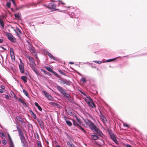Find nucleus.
Segmentation results:
<instances>
[{
  "label": "nucleus",
  "instance_id": "obj_1",
  "mask_svg": "<svg viewBox=\"0 0 147 147\" xmlns=\"http://www.w3.org/2000/svg\"><path fill=\"white\" fill-rule=\"evenodd\" d=\"M87 123L88 125L91 130L92 131H95L100 136L103 135V134L102 132L91 121L88 120V121Z\"/></svg>",
  "mask_w": 147,
  "mask_h": 147
},
{
  "label": "nucleus",
  "instance_id": "obj_2",
  "mask_svg": "<svg viewBox=\"0 0 147 147\" xmlns=\"http://www.w3.org/2000/svg\"><path fill=\"white\" fill-rule=\"evenodd\" d=\"M6 36L7 37L9 40L13 42H16V40L13 36L9 33H7Z\"/></svg>",
  "mask_w": 147,
  "mask_h": 147
},
{
  "label": "nucleus",
  "instance_id": "obj_3",
  "mask_svg": "<svg viewBox=\"0 0 147 147\" xmlns=\"http://www.w3.org/2000/svg\"><path fill=\"white\" fill-rule=\"evenodd\" d=\"M27 58L29 60L30 67L36 65L34 58L30 56L27 57Z\"/></svg>",
  "mask_w": 147,
  "mask_h": 147
},
{
  "label": "nucleus",
  "instance_id": "obj_4",
  "mask_svg": "<svg viewBox=\"0 0 147 147\" xmlns=\"http://www.w3.org/2000/svg\"><path fill=\"white\" fill-rule=\"evenodd\" d=\"M44 67L49 71L53 73L54 75L56 76L57 77H60V76L58 75V74L56 72L53 71L52 68H51L48 66H45Z\"/></svg>",
  "mask_w": 147,
  "mask_h": 147
},
{
  "label": "nucleus",
  "instance_id": "obj_5",
  "mask_svg": "<svg viewBox=\"0 0 147 147\" xmlns=\"http://www.w3.org/2000/svg\"><path fill=\"white\" fill-rule=\"evenodd\" d=\"M109 134L111 139L117 144H118V142L116 139V137L112 133L109 132Z\"/></svg>",
  "mask_w": 147,
  "mask_h": 147
},
{
  "label": "nucleus",
  "instance_id": "obj_6",
  "mask_svg": "<svg viewBox=\"0 0 147 147\" xmlns=\"http://www.w3.org/2000/svg\"><path fill=\"white\" fill-rule=\"evenodd\" d=\"M20 64L19 65V67L20 72L24 73V64L22 63V60H20Z\"/></svg>",
  "mask_w": 147,
  "mask_h": 147
},
{
  "label": "nucleus",
  "instance_id": "obj_7",
  "mask_svg": "<svg viewBox=\"0 0 147 147\" xmlns=\"http://www.w3.org/2000/svg\"><path fill=\"white\" fill-rule=\"evenodd\" d=\"M47 7L50 9H52L55 10H57L56 9V5L53 3H49Z\"/></svg>",
  "mask_w": 147,
  "mask_h": 147
},
{
  "label": "nucleus",
  "instance_id": "obj_8",
  "mask_svg": "<svg viewBox=\"0 0 147 147\" xmlns=\"http://www.w3.org/2000/svg\"><path fill=\"white\" fill-rule=\"evenodd\" d=\"M37 120L40 126V127L42 129H44V123L42 120L40 119H37Z\"/></svg>",
  "mask_w": 147,
  "mask_h": 147
},
{
  "label": "nucleus",
  "instance_id": "obj_9",
  "mask_svg": "<svg viewBox=\"0 0 147 147\" xmlns=\"http://www.w3.org/2000/svg\"><path fill=\"white\" fill-rule=\"evenodd\" d=\"M62 94L64 96V97L67 98V100L70 101V98L71 97L70 95L66 93L64 91Z\"/></svg>",
  "mask_w": 147,
  "mask_h": 147
},
{
  "label": "nucleus",
  "instance_id": "obj_10",
  "mask_svg": "<svg viewBox=\"0 0 147 147\" xmlns=\"http://www.w3.org/2000/svg\"><path fill=\"white\" fill-rule=\"evenodd\" d=\"M60 80L61 81V82L63 84H65L67 86H69L70 85V83L65 79H62Z\"/></svg>",
  "mask_w": 147,
  "mask_h": 147
},
{
  "label": "nucleus",
  "instance_id": "obj_11",
  "mask_svg": "<svg viewBox=\"0 0 147 147\" xmlns=\"http://www.w3.org/2000/svg\"><path fill=\"white\" fill-rule=\"evenodd\" d=\"M64 120L67 125L69 127L71 126L72 125V123L69 120L67 119V118L66 117H64Z\"/></svg>",
  "mask_w": 147,
  "mask_h": 147
},
{
  "label": "nucleus",
  "instance_id": "obj_12",
  "mask_svg": "<svg viewBox=\"0 0 147 147\" xmlns=\"http://www.w3.org/2000/svg\"><path fill=\"white\" fill-rule=\"evenodd\" d=\"M101 115L100 116V119L104 123H106L107 122V121L105 117L103 115H102L101 113Z\"/></svg>",
  "mask_w": 147,
  "mask_h": 147
},
{
  "label": "nucleus",
  "instance_id": "obj_13",
  "mask_svg": "<svg viewBox=\"0 0 147 147\" xmlns=\"http://www.w3.org/2000/svg\"><path fill=\"white\" fill-rule=\"evenodd\" d=\"M56 88L62 94L64 91L63 88L59 86L58 85H57L56 86Z\"/></svg>",
  "mask_w": 147,
  "mask_h": 147
},
{
  "label": "nucleus",
  "instance_id": "obj_14",
  "mask_svg": "<svg viewBox=\"0 0 147 147\" xmlns=\"http://www.w3.org/2000/svg\"><path fill=\"white\" fill-rule=\"evenodd\" d=\"M89 106L92 108H94L96 107V106L95 104L93 102V101L92 100V101H91L89 102V103L88 104Z\"/></svg>",
  "mask_w": 147,
  "mask_h": 147
},
{
  "label": "nucleus",
  "instance_id": "obj_15",
  "mask_svg": "<svg viewBox=\"0 0 147 147\" xmlns=\"http://www.w3.org/2000/svg\"><path fill=\"white\" fill-rule=\"evenodd\" d=\"M16 119L21 123H23V119L20 116H17L16 117Z\"/></svg>",
  "mask_w": 147,
  "mask_h": 147
},
{
  "label": "nucleus",
  "instance_id": "obj_16",
  "mask_svg": "<svg viewBox=\"0 0 147 147\" xmlns=\"http://www.w3.org/2000/svg\"><path fill=\"white\" fill-rule=\"evenodd\" d=\"M87 98H86L85 99V100L86 101V102L88 104V103H89V102H91V101H92V99L91 98H90V97L89 96L88 97H87Z\"/></svg>",
  "mask_w": 147,
  "mask_h": 147
},
{
  "label": "nucleus",
  "instance_id": "obj_17",
  "mask_svg": "<svg viewBox=\"0 0 147 147\" xmlns=\"http://www.w3.org/2000/svg\"><path fill=\"white\" fill-rule=\"evenodd\" d=\"M28 49H29L30 51H31V50L33 49L34 47H33L30 44L29 42H28Z\"/></svg>",
  "mask_w": 147,
  "mask_h": 147
},
{
  "label": "nucleus",
  "instance_id": "obj_18",
  "mask_svg": "<svg viewBox=\"0 0 147 147\" xmlns=\"http://www.w3.org/2000/svg\"><path fill=\"white\" fill-rule=\"evenodd\" d=\"M35 106L38 108V109L40 111H41L42 109L38 104L36 102H35L34 103Z\"/></svg>",
  "mask_w": 147,
  "mask_h": 147
},
{
  "label": "nucleus",
  "instance_id": "obj_19",
  "mask_svg": "<svg viewBox=\"0 0 147 147\" xmlns=\"http://www.w3.org/2000/svg\"><path fill=\"white\" fill-rule=\"evenodd\" d=\"M21 78L24 83H26L27 82V77L26 76H21Z\"/></svg>",
  "mask_w": 147,
  "mask_h": 147
},
{
  "label": "nucleus",
  "instance_id": "obj_20",
  "mask_svg": "<svg viewBox=\"0 0 147 147\" xmlns=\"http://www.w3.org/2000/svg\"><path fill=\"white\" fill-rule=\"evenodd\" d=\"M21 142L23 145V147H26V139L21 140Z\"/></svg>",
  "mask_w": 147,
  "mask_h": 147
},
{
  "label": "nucleus",
  "instance_id": "obj_21",
  "mask_svg": "<svg viewBox=\"0 0 147 147\" xmlns=\"http://www.w3.org/2000/svg\"><path fill=\"white\" fill-rule=\"evenodd\" d=\"M91 137L94 140H96L98 139V137L96 135H92L91 136Z\"/></svg>",
  "mask_w": 147,
  "mask_h": 147
},
{
  "label": "nucleus",
  "instance_id": "obj_22",
  "mask_svg": "<svg viewBox=\"0 0 147 147\" xmlns=\"http://www.w3.org/2000/svg\"><path fill=\"white\" fill-rule=\"evenodd\" d=\"M0 24L2 28H3L4 27V23L2 20L0 19Z\"/></svg>",
  "mask_w": 147,
  "mask_h": 147
},
{
  "label": "nucleus",
  "instance_id": "obj_23",
  "mask_svg": "<svg viewBox=\"0 0 147 147\" xmlns=\"http://www.w3.org/2000/svg\"><path fill=\"white\" fill-rule=\"evenodd\" d=\"M23 92L24 93V94L25 95H26V96L28 97H29V95L28 94V93L25 90L23 89Z\"/></svg>",
  "mask_w": 147,
  "mask_h": 147
},
{
  "label": "nucleus",
  "instance_id": "obj_24",
  "mask_svg": "<svg viewBox=\"0 0 147 147\" xmlns=\"http://www.w3.org/2000/svg\"><path fill=\"white\" fill-rule=\"evenodd\" d=\"M10 56L14 55V52L12 48L10 49Z\"/></svg>",
  "mask_w": 147,
  "mask_h": 147
},
{
  "label": "nucleus",
  "instance_id": "obj_25",
  "mask_svg": "<svg viewBox=\"0 0 147 147\" xmlns=\"http://www.w3.org/2000/svg\"><path fill=\"white\" fill-rule=\"evenodd\" d=\"M19 101L21 102L23 105L24 106H25L26 105V103L23 101L21 98H19Z\"/></svg>",
  "mask_w": 147,
  "mask_h": 147
},
{
  "label": "nucleus",
  "instance_id": "obj_26",
  "mask_svg": "<svg viewBox=\"0 0 147 147\" xmlns=\"http://www.w3.org/2000/svg\"><path fill=\"white\" fill-rule=\"evenodd\" d=\"M67 144L69 147H74V145L71 144V143L69 142H67Z\"/></svg>",
  "mask_w": 147,
  "mask_h": 147
},
{
  "label": "nucleus",
  "instance_id": "obj_27",
  "mask_svg": "<svg viewBox=\"0 0 147 147\" xmlns=\"http://www.w3.org/2000/svg\"><path fill=\"white\" fill-rule=\"evenodd\" d=\"M21 14H19V13H16L14 14L15 17L18 19H19L21 17Z\"/></svg>",
  "mask_w": 147,
  "mask_h": 147
},
{
  "label": "nucleus",
  "instance_id": "obj_28",
  "mask_svg": "<svg viewBox=\"0 0 147 147\" xmlns=\"http://www.w3.org/2000/svg\"><path fill=\"white\" fill-rule=\"evenodd\" d=\"M18 131L19 134V136H20L21 135H23V133H22V131L21 129H18Z\"/></svg>",
  "mask_w": 147,
  "mask_h": 147
},
{
  "label": "nucleus",
  "instance_id": "obj_29",
  "mask_svg": "<svg viewBox=\"0 0 147 147\" xmlns=\"http://www.w3.org/2000/svg\"><path fill=\"white\" fill-rule=\"evenodd\" d=\"M47 54L52 59V58L53 57V55L50 53L48 52L47 53Z\"/></svg>",
  "mask_w": 147,
  "mask_h": 147
},
{
  "label": "nucleus",
  "instance_id": "obj_30",
  "mask_svg": "<svg viewBox=\"0 0 147 147\" xmlns=\"http://www.w3.org/2000/svg\"><path fill=\"white\" fill-rule=\"evenodd\" d=\"M20 139L21 140H25V138L24 135V134L20 136Z\"/></svg>",
  "mask_w": 147,
  "mask_h": 147
},
{
  "label": "nucleus",
  "instance_id": "obj_31",
  "mask_svg": "<svg viewBox=\"0 0 147 147\" xmlns=\"http://www.w3.org/2000/svg\"><path fill=\"white\" fill-rule=\"evenodd\" d=\"M24 7H25V6L24 5H22V6H21L19 7L18 8H16V9L17 10H18L20 9H22Z\"/></svg>",
  "mask_w": 147,
  "mask_h": 147
},
{
  "label": "nucleus",
  "instance_id": "obj_32",
  "mask_svg": "<svg viewBox=\"0 0 147 147\" xmlns=\"http://www.w3.org/2000/svg\"><path fill=\"white\" fill-rule=\"evenodd\" d=\"M73 125L75 126L77 125L78 126H80V125L74 120H73Z\"/></svg>",
  "mask_w": 147,
  "mask_h": 147
},
{
  "label": "nucleus",
  "instance_id": "obj_33",
  "mask_svg": "<svg viewBox=\"0 0 147 147\" xmlns=\"http://www.w3.org/2000/svg\"><path fill=\"white\" fill-rule=\"evenodd\" d=\"M14 31L16 32L17 36L18 37H19V38H21V36H20L21 34H20L18 33L17 32V31H16V30L15 29H14Z\"/></svg>",
  "mask_w": 147,
  "mask_h": 147
},
{
  "label": "nucleus",
  "instance_id": "obj_34",
  "mask_svg": "<svg viewBox=\"0 0 147 147\" xmlns=\"http://www.w3.org/2000/svg\"><path fill=\"white\" fill-rule=\"evenodd\" d=\"M9 144L11 147H14V145L13 141L10 142Z\"/></svg>",
  "mask_w": 147,
  "mask_h": 147
},
{
  "label": "nucleus",
  "instance_id": "obj_35",
  "mask_svg": "<svg viewBox=\"0 0 147 147\" xmlns=\"http://www.w3.org/2000/svg\"><path fill=\"white\" fill-rule=\"evenodd\" d=\"M11 5V3L10 2L7 3L6 4V6L8 8H10Z\"/></svg>",
  "mask_w": 147,
  "mask_h": 147
},
{
  "label": "nucleus",
  "instance_id": "obj_36",
  "mask_svg": "<svg viewBox=\"0 0 147 147\" xmlns=\"http://www.w3.org/2000/svg\"><path fill=\"white\" fill-rule=\"evenodd\" d=\"M43 93H44V94L45 95V97H48V96L49 95V94L47 92H46L45 91H44Z\"/></svg>",
  "mask_w": 147,
  "mask_h": 147
},
{
  "label": "nucleus",
  "instance_id": "obj_37",
  "mask_svg": "<svg viewBox=\"0 0 147 147\" xmlns=\"http://www.w3.org/2000/svg\"><path fill=\"white\" fill-rule=\"evenodd\" d=\"M37 146L38 147H42V146L40 142V141H38L37 142Z\"/></svg>",
  "mask_w": 147,
  "mask_h": 147
},
{
  "label": "nucleus",
  "instance_id": "obj_38",
  "mask_svg": "<svg viewBox=\"0 0 147 147\" xmlns=\"http://www.w3.org/2000/svg\"><path fill=\"white\" fill-rule=\"evenodd\" d=\"M36 66V65H34L33 66H32L30 67L34 71H36L37 70L35 68V67Z\"/></svg>",
  "mask_w": 147,
  "mask_h": 147
},
{
  "label": "nucleus",
  "instance_id": "obj_39",
  "mask_svg": "<svg viewBox=\"0 0 147 147\" xmlns=\"http://www.w3.org/2000/svg\"><path fill=\"white\" fill-rule=\"evenodd\" d=\"M67 113L70 116H72L73 115V113L70 111H68Z\"/></svg>",
  "mask_w": 147,
  "mask_h": 147
},
{
  "label": "nucleus",
  "instance_id": "obj_40",
  "mask_svg": "<svg viewBox=\"0 0 147 147\" xmlns=\"http://www.w3.org/2000/svg\"><path fill=\"white\" fill-rule=\"evenodd\" d=\"M34 136L35 138H39V136L38 134L37 133H35L34 134Z\"/></svg>",
  "mask_w": 147,
  "mask_h": 147
},
{
  "label": "nucleus",
  "instance_id": "obj_41",
  "mask_svg": "<svg viewBox=\"0 0 147 147\" xmlns=\"http://www.w3.org/2000/svg\"><path fill=\"white\" fill-rule=\"evenodd\" d=\"M7 135H8V138L9 139V142L12 141L9 134H8Z\"/></svg>",
  "mask_w": 147,
  "mask_h": 147
},
{
  "label": "nucleus",
  "instance_id": "obj_42",
  "mask_svg": "<svg viewBox=\"0 0 147 147\" xmlns=\"http://www.w3.org/2000/svg\"><path fill=\"white\" fill-rule=\"evenodd\" d=\"M32 53H36V52H35V48H34L33 49H32L31 50V51H30Z\"/></svg>",
  "mask_w": 147,
  "mask_h": 147
},
{
  "label": "nucleus",
  "instance_id": "obj_43",
  "mask_svg": "<svg viewBox=\"0 0 147 147\" xmlns=\"http://www.w3.org/2000/svg\"><path fill=\"white\" fill-rule=\"evenodd\" d=\"M2 144L4 145H6V141L5 139L2 140Z\"/></svg>",
  "mask_w": 147,
  "mask_h": 147
},
{
  "label": "nucleus",
  "instance_id": "obj_44",
  "mask_svg": "<svg viewBox=\"0 0 147 147\" xmlns=\"http://www.w3.org/2000/svg\"><path fill=\"white\" fill-rule=\"evenodd\" d=\"M81 80L83 82V83L86 82V79L84 78H82L81 79Z\"/></svg>",
  "mask_w": 147,
  "mask_h": 147
},
{
  "label": "nucleus",
  "instance_id": "obj_45",
  "mask_svg": "<svg viewBox=\"0 0 147 147\" xmlns=\"http://www.w3.org/2000/svg\"><path fill=\"white\" fill-rule=\"evenodd\" d=\"M80 129L83 132H84V133H85L86 132V131L85 130L83 129L81 126H79Z\"/></svg>",
  "mask_w": 147,
  "mask_h": 147
},
{
  "label": "nucleus",
  "instance_id": "obj_46",
  "mask_svg": "<svg viewBox=\"0 0 147 147\" xmlns=\"http://www.w3.org/2000/svg\"><path fill=\"white\" fill-rule=\"evenodd\" d=\"M47 98H48V99L51 100H52L53 98L52 96L50 95H49Z\"/></svg>",
  "mask_w": 147,
  "mask_h": 147
},
{
  "label": "nucleus",
  "instance_id": "obj_47",
  "mask_svg": "<svg viewBox=\"0 0 147 147\" xmlns=\"http://www.w3.org/2000/svg\"><path fill=\"white\" fill-rule=\"evenodd\" d=\"M0 136L1 137H2L4 136L5 137L4 134L2 132H0Z\"/></svg>",
  "mask_w": 147,
  "mask_h": 147
},
{
  "label": "nucleus",
  "instance_id": "obj_48",
  "mask_svg": "<svg viewBox=\"0 0 147 147\" xmlns=\"http://www.w3.org/2000/svg\"><path fill=\"white\" fill-rule=\"evenodd\" d=\"M116 59V58H114V59H109V60H107V61L108 62H111V61H114V60H115Z\"/></svg>",
  "mask_w": 147,
  "mask_h": 147
},
{
  "label": "nucleus",
  "instance_id": "obj_49",
  "mask_svg": "<svg viewBox=\"0 0 147 147\" xmlns=\"http://www.w3.org/2000/svg\"><path fill=\"white\" fill-rule=\"evenodd\" d=\"M16 30L17 31H18L19 34H22V31L19 28H16Z\"/></svg>",
  "mask_w": 147,
  "mask_h": 147
},
{
  "label": "nucleus",
  "instance_id": "obj_50",
  "mask_svg": "<svg viewBox=\"0 0 147 147\" xmlns=\"http://www.w3.org/2000/svg\"><path fill=\"white\" fill-rule=\"evenodd\" d=\"M59 71L60 73L62 75H65V73L64 72H62L61 70H59Z\"/></svg>",
  "mask_w": 147,
  "mask_h": 147
},
{
  "label": "nucleus",
  "instance_id": "obj_51",
  "mask_svg": "<svg viewBox=\"0 0 147 147\" xmlns=\"http://www.w3.org/2000/svg\"><path fill=\"white\" fill-rule=\"evenodd\" d=\"M94 62L97 63H98L99 64H101L102 63V62L101 61H95Z\"/></svg>",
  "mask_w": 147,
  "mask_h": 147
},
{
  "label": "nucleus",
  "instance_id": "obj_52",
  "mask_svg": "<svg viewBox=\"0 0 147 147\" xmlns=\"http://www.w3.org/2000/svg\"><path fill=\"white\" fill-rule=\"evenodd\" d=\"M30 111L31 113V115L32 116L34 115V114H35L34 113V112L31 110H30Z\"/></svg>",
  "mask_w": 147,
  "mask_h": 147
},
{
  "label": "nucleus",
  "instance_id": "obj_53",
  "mask_svg": "<svg viewBox=\"0 0 147 147\" xmlns=\"http://www.w3.org/2000/svg\"><path fill=\"white\" fill-rule=\"evenodd\" d=\"M76 119L77 120V122L79 123H81V121H80V119H78V118H76Z\"/></svg>",
  "mask_w": 147,
  "mask_h": 147
},
{
  "label": "nucleus",
  "instance_id": "obj_54",
  "mask_svg": "<svg viewBox=\"0 0 147 147\" xmlns=\"http://www.w3.org/2000/svg\"><path fill=\"white\" fill-rule=\"evenodd\" d=\"M123 126L124 127H129L128 125L126 123L124 124Z\"/></svg>",
  "mask_w": 147,
  "mask_h": 147
},
{
  "label": "nucleus",
  "instance_id": "obj_55",
  "mask_svg": "<svg viewBox=\"0 0 147 147\" xmlns=\"http://www.w3.org/2000/svg\"><path fill=\"white\" fill-rule=\"evenodd\" d=\"M35 54H34V56L36 58V59H38V57L37 56V55L36 53H35Z\"/></svg>",
  "mask_w": 147,
  "mask_h": 147
},
{
  "label": "nucleus",
  "instance_id": "obj_56",
  "mask_svg": "<svg viewBox=\"0 0 147 147\" xmlns=\"http://www.w3.org/2000/svg\"><path fill=\"white\" fill-rule=\"evenodd\" d=\"M52 59H53L55 61H58V59L56 57H53L52 58Z\"/></svg>",
  "mask_w": 147,
  "mask_h": 147
},
{
  "label": "nucleus",
  "instance_id": "obj_57",
  "mask_svg": "<svg viewBox=\"0 0 147 147\" xmlns=\"http://www.w3.org/2000/svg\"><path fill=\"white\" fill-rule=\"evenodd\" d=\"M11 57V58L12 59H13L14 60H15V55H12V56H10Z\"/></svg>",
  "mask_w": 147,
  "mask_h": 147
},
{
  "label": "nucleus",
  "instance_id": "obj_58",
  "mask_svg": "<svg viewBox=\"0 0 147 147\" xmlns=\"http://www.w3.org/2000/svg\"><path fill=\"white\" fill-rule=\"evenodd\" d=\"M50 104L53 106H54L55 104V103L53 102H51Z\"/></svg>",
  "mask_w": 147,
  "mask_h": 147
},
{
  "label": "nucleus",
  "instance_id": "obj_59",
  "mask_svg": "<svg viewBox=\"0 0 147 147\" xmlns=\"http://www.w3.org/2000/svg\"><path fill=\"white\" fill-rule=\"evenodd\" d=\"M1 89H3V90L5 88V86L3 85L1 86Z\"/></svg>",
  "mask_w": 147,
  "mask_h": 147
},
{
  "label": "nucleus",
  "instance_id": "obj_60",
  "mask_svg": "<svg viewBox=\"0 0 147 147\" xmlns=\"http://www.w3.org/2000/svg\"><path fill=\"white\" fill-rule=\"evenodd\" d=\"M41 71L42 72L44 73L45 74L46 73V71L43 69H41Z\"/></svg>",
  "mask_w": 147,
  "mask_h": 147
},
{
  "label": "nucleus",
  "instance_id": "obj_61",
  "mask_svg": "<svg viewBox=\"0 0 147 147\" xmlns=\"http://www.w3.org/2000/svg\"><path fill=\"white\" fill-rule=\"evenodd\" d=\"M80 92L82 94H83L84 96H86V94H85L84 93V92H82V91H80Z\"/></svg>",
  "mask_w": 147,
  "mask_h": 147
},
{
  "label": "nucleus",
  "instance_id": "obj_62",
  "mask_svg": "<svg viewBox=\"0 0 147 147\" xmlns=\"http://www.w3.org/2000/svg\"><path fill=\"white\" fill-rule=\"evenodd\" d=\"M126 147H132L131 145L129 144H126L125 145Z\"/></svg>",
  "mask_w": 147,
  "mask_h": 147
},
{
  "label": "nucleus",
  "instance_id": "obj_63",
  "mask_svg": "<svg viewBox=\"0 0 147 147\" xmlns=\"http://www.w3.org/2000/svg\"><path fill=\"white\" fill-rule=\"evenodd\" d=\"M32 116L34 119H36V116L35 114H34V115H33Z\"/></svg>",
  "mask_w": 147,
  "mask_h": 147
},
{
  "label": "nucleus",
  "instance_id": "obj_64",
  "mask_svg": "<svg viewBox=\"0 0 147 147\" xmlns=\"http://www.w3.org/2000/svg\"><path fill=\"white\" fill-rule=\"evenodd\" d=\"M12 3H13V4L14 5V6H15L16 7V3H15V1H13L12 2Z\"/></svg>",
  "mask_w": 147,
  "mask_h": 147
}]
</instances>
